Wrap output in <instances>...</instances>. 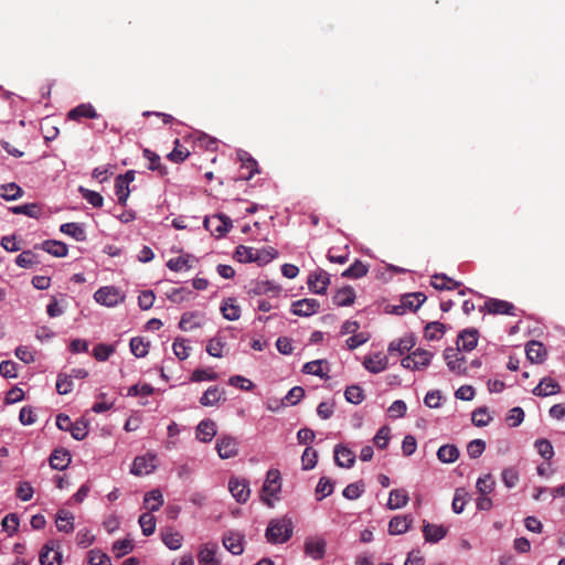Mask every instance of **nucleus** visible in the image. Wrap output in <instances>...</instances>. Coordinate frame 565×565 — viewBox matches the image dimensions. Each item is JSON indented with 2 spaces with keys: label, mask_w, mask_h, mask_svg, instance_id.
Masks as SVG:
<instances>
[{
  "label": "nucleus",
  "mask_w": 565,
  "mask_h": 565,
  "mask_svg": "<svg viewBox=\"0 0 565 565\" xmlns=\"http://www.w3.org/2000/svg\"><path fill=\"white\" fill-rule=\"evenodd\" d=\"M294 532L292 521L288 516L274 519L269 522L266 530V539L273 544H282L287 542Z\"/></svg>",
  "instance_id": "1"
},
{
  "label": "nucleus",
  "mask_w": 565,
  "mask_h": 565,
  "mask_svg": "<svg viewBox=\"0 0 565 565\" xmlns=\"http://www.w3.org/2000/svg\"><path fill=\"white\" fill-rule=\"evenodd\" d=\"M281 489V478L280 472L277 469H269L266 475V480L263 484L262 489V500L268 507H273V502L270 500L271 497H275Z\"/></svg>",
  "instance_id": "2"
},
{
  "label": "nucleus",
  "mask_w": 565,
  "mask_h": 565,
  "mask_svg": "<svg viewBox=\"0 0 565 565\" xmlns=\"http://www.w3.org/2000/svg\"><path fill=\"white\" fill-rule=\"evenodd\" d=\"M433 353L424 350L416 349L411 354L402 360V366L408 370H420L430 364Z\"/></svg>",
  "instance_id": "3"
},
{
  "label": "nucleus",
  "mask_w": 565,
  "mask_h": 565,
  "mask_svg": "<svg viewBox=\"0 0 565 565\" xmlns=\"http://www.w3.org/2000/svg\"><path fill=\"white\" fill-rule=\"evenodd\" d=\"M460 348H447L444 351V358L446 360L449 370L457 375L467 374V361L463 355L460 354Z\"/></svg>",
  "instance_id": "4"
},
{
  "label": "nucleus",
  "mask_w": 565,
  "mask_h": 565,
  "mask_svg": "<svg viewBox=\"0 0 565 565\" xmlns=\"http://www.w3.org/2000/svg\"><path fill=\"white\" fill-rule=\"evenodd\" d=\"M204 227L217 237L225 235L232 228V221L230 217L221 214L206 216L204 218Z\"/></svg>",
  "instance_id": "5"
},
{
  "label": "nucleus",
  "mask_w": 565,
  "mask_h": 565,
  "mask_svg": "<svg viewBox=\"0 0 565 565\" xmlns=\"http://www.w3.org/2000/svg\"><path fill=\"white\" fill-rule=\"evenodd\" d=\"M426 300L423 292H413L402 297L401 305L394 306L392 312L395 315H404L406 310L416 311Z\"/></svg>",
  "instance_id": "6"
},
{
  "label": "nucleus",
  "mask_w": 565,
  "mask_h": 565,
  "mask_svg": "<svg viewBox=\"0 0 565 565\" xmlns=\"http://www.w3.org/2000/svg\"><path fill=\"white\" fill-rule=\"evenodd\" d=\"M480 311L491 315L515 316V307L513 303L497 298L486 300L483 307H480Z\"/></svg>",
  "instance_id": "7"
},
{
  "label": "nucleus",
  "mask_w": 565,
  "mask_h": 565,
  "mask_svg": "<svg viewBox=\"0 0 565 565\" xmlns=\"http://www.w3.org/2000/svg\"><path fill=\"white\" fill-rule=\"evenodd\" d=\"M94 298L100 305L114 307L118 305L120 301H122L124 296H121L120 291L117 288L113 286H106L100 287L94 294Z\"/></svg>",
  "instance_id": "8"
},
{
  "label": "nucleus",
  "mask_w": 565,
  "mask_h": 565,
  "mask_svg": "<svg viewBox=\"0 0 565 565\" xmlns=\"http://www.w3.org/2000/svg\"><path fill=\"white\" fill-rule=\"evenodd\" d=\"M156 455L153 454H146L143 456H137L134 459L130 473L135 476H143L149 475L156 469Z\"/></svg>",
  "instance_id": "9"
},
{
  "label": "nucleus",
  "mask_w": 565,
  "mask_h": 565,
  "mask_svg": "<svg viewBox=\"0 0 565 565\" xmlns=\"http://www.w3.org/2000/svg\"><path fill=\"white\" fill-rule=\"evenodd\" d=\"M329 285L330 275L323 269H318L308 277L309 289L315 294L324 295Z\"/></svg>",
  "instance_id": "10"
},
{
  "label": "nucleus",
  "mask_w": 565,
  "mask_h": 565,
  "mask_svg": "<svg viewBox=\"0 0 565 565\" xmlns=\"http://www.w3.org/2000/svg\"><path fill=\"white\" fill-rule=\"evenodd\" d=\"M327 542L322 537L311 536L305 541V554L316 561L322 559L326 554Z\"/></svg>",
  "instance_id": "11"
},
{
  "label": "nucleus",
  "mask_w": 565,
  "mask_h": 565,
  "mask_svg": "<svg viewBox=\"0 0 565 565\" xmlns=\"http://www.w3.org/2000/svg\"><path fill=\"white\" fill-rule=\"evenodd\" d=\"M58 543L56 541H49L40 553L41 565H61L62 554L56 550Z\"/></svg>",
  "instance_id": "12"
},
{
  "label": "nucleus",
  "mask_w": 565,
  "mask_h": 565,
  "mask_svg": "<svg viewBox=\"0 0 565 565\" xmlns=\"http://www.w3.org/2000/svg\"><path fill=\"white\" fill-rule=\"evenodd\" d=\"M215 448L222 459L233 458L238 454V443L231 436L221 437L216 441Z\"/></svg>",
  "instance_id": "13"
},
{
  "label": "nucleus",
  "mask_w": 565,
  "mask_h": 565,
  "mask_svg": "<svg viewBox=\"0 0 565 565\" xmlns=\"http://www.w3.org/2000/svg\"><path fill=\"white\" fill-rule=\"evenodd\" d=\"M320 303L313 298L297 300L291 306V312L296 316L308 317L318 311Z\"/></svg>",
  "instance_id": "14"
},
{
  "label": "nucleus",
  "mask_w": 565,
  "mask_h": 565,
  "mask_svg": "<svg viewBox=\"0 0 565 565\" xmlns=\"http://www.w3.org/2000/svg\"><path fill=\"white\" fill-rule=\"evenodd\" d=\"M387 356L381 352L366 355L363 361L364 367L371 373L377 374L387 369Z\"/></svg>",
  "instance_id": "15"
},
{
  "label": "nucleus",
  "mask_w": 565,
  "mask_h": 565,
  "mask_svg": "<svg viewBox=\"0 0 565 565\" xmlns=\"http://www.w3.org/2000/svg\"><path fill=\"white\" fill-rule=\"evenodd\" d=\"M448 533V529L444 525L431 524L427 521L423 522V534L428 543H437Z\"/></svg>",
  "instance_id": "16"
},
{
  "label": "nucleus",
  "mask_w": 565,
  "mask_h": 565,
  "mask_svg": "<svg viewBox=\"0 0 565 565\" xmlns=\"http://www.w3.org/2000/svg\"><path fill=\"white\" fill-rule=\"evenodd\" d=\"M228 489L232 495L239 503H245L250 494L248 483L245 480H238L236 478H231L228 482Z\"/></svg>",
  "instance_id": "17"
},
{
  "label": "nucleus",
  "mask_w": 565,
  "mask_h": 565,
  "mask_svg": "<svg viewBox=\"0 0 565 565\" xmlns=\"http://www.w3.org/2000/svg\"><path fill=\"white\" fill-rule=\"evenodd\" d=\"M559 391L561 386L555 380L551 377H543L540 381V383L533 388L532 393L535 396L546 397L557 394Z\"/></svg>",
  "instance_id": "18"
},
{
  "label": "nucleus",
  "mask_w": 565,
  "mask_h": 565,
  "mask_svg": "<svg viewBox=\"0 0 565 565\" xmlns=\"http://www.w3.org/2000/svg\"><path fill=\"white\" fill-rule=\"evenodd\" d=\"M217 545L214 543H207L201 546L198 554L199 565H220V561L216 557Z\"/></svg>",
  "instance_id": "19"
},
{
  "label": "nucleus",
  "mask_w": 565,
  "mask_h": 565,
  "mask_svg": "<svg viewBox=\"0 0 565 565\" xmlns=\"http://www.w3.org/2000/svg\"><path fill=\"white\" fill-rule=\"evenodd\" d=\"M413 523L411 515H396L388 523V533L391 535H401L406 533Z\"/></svg>",
  "instance_id": "20"
},
{
  "label": "nucleus",
  "mask_w": 565,
  "mask_h": 565,
  "mask_svg": "<svg viewBox=\"0 0 565 565\" xmlns=\"http://www.w3.org/2000/svg\"><path fill=\"white\" fill-rule=\"evenodd\" d=\"M334 461L341 468H351L355 462V454L351 449L338 445L334 447Z\"/></svg>",
  "instance_id": "21"
},
{
  "label": "nucleus",
  "mask_w": 565,
  "mask_h": 565,
  "mask_svg": "<svg viewBox=\"0 0 565 565\" xmlns=\"http://www.w3.org/2000/svg\"><path fill=\"white\" fill-rule=\"evenodd\" d=\"M280 291H281V289L279 286H276L268 280H262V281L254 282L253 286L250 287L248 294L256 295V296L271 294L273 298L277 299Z\"/></svg>",
  "instance_id": "22"
},
{
  "label": "nucleus",
  "mask_w": 565,
  "mask_h": 565,
  "mask_svg": "<svg viewBox=\"0 0 565 565\" xmlns=\"http://www.w3.org/2000/svg\"><path fill=\"white\" fill-rule=\"evenodd\" d=\"M477 343H478V331L472 329V330H463L459 333L458 335V341H457V348H460V350H463V351H472L476 347H477Z\"/></svg>",
  "instance_id": "23"
},
{
  "label": "nucleus",
  "mask_w": 565,
  "mask_h": 565,
  "mask_svg": "<svg viewBox=\"0 0 565 565\" xmlns=\"http://www.w3.org/2000/svg\"><path fill=\"white\" fill-rule=\"evenodd\" d=\"M97 117L98 114L90 104H81L71 109L67 114V118L75 121H79L83 118L94 119Z\"/></svg>",
  "instance_id": "24"
},
{
  "label": "nucleus",
  "mask_w": 565,
  "mask_h": 565,
  "mask_svg": "<svg viewBox=\"0 0 565 565\" xmlns=\"http://www.w3.org/2000/svg\"><path fill=\"white\" fill-rule=\"evenodd\" d=\"M526 358L532 363H542L546 358V349L539 341H530L525 348Z\"/></svg>",
  "instance_id": "25"
},
{
  "label": "nucleus",
  "mask_w": 565,
  "mask_h": 565,
  "mask_svg": "<svg viewBox=\"0 0 565 565\" xmlns=\"http://www.w3.org/2000/svg\"><path fill=\"white\" fill-rule=\"evenodd\" d=\"M215 435V423L211 419L202 420L196 427V437L202 443H210Z\"/></svg>",
  "instance_id": "26"
},
{
  "label": "nucleus",
  "mask_w": 565,
  "mask_h": 565,
  "mask_svg": "<svg viewBox=\"0 0 565 565\" xmlns=\"http://www.w3.org/2000/svg\"><path fill=\"white\" fill-rule=\"evenodd\" d=\"M55 523L60 532L71 533L74 531V515L67 510H58Z\"/></svg>",
  "instance_id": "27"
},
{
  "label": "nucleus",
  "mask_w": 565,
  "mask_h": 565,
  "mask_svg": "<svg viewBox=\"0 0 565 565\" xmlns=\"http://www.w3.org/2000/svg\"><path fill=\"white\" fill-rule=\"evenodd\" d=\"M71 462V454L66 449H55L50 456V466L56 470H64Z\"/></svg>",
  "instance_id": "28"
},
{
  "label": "nucleus",
  "mask_w": 565,
  "mask_h": 565,
  "mask_svg": "<svg viewBox=\"0 0 565 565\" xmlns=\"http://www.w3.org/2000/svg\"><path fill=\"white\" fill-rule=\"evenodd\" d=\"M223 544L227 551H230L234 555H239L243 553V537L238 533L230 532L224 535Z\"/></svg>",
  "instance_id": "29"
},
{
  "label": "nucleus",
  "mask_w": 565,
  "mask_h": 565,
  "mask_svg": "<svg viewBox=\"0 0 565 565\" xmlns=\"http://www.w3.org/2000/svg\"><path fill=\"white\" fill-rule=\"evenodd\" d=\"M221 312L226 320L236 321L241 317V307L235 298H227L221 305Z\"/></svg>",
  "instance_id": "30"
},
{
  "label": "nucleus",
  "mask_w": 565,
  "mask_h": 565,
  "mask_svg": "<svg viewBox=\"0 0 565 565\" xmlns=\"http://www.w3.org/2000/svg\"><path fill=\"white\" fill-rule=\"evenodd\" d=\"M145 508L151 513L159 511L163 505V495L159 489L151 490L145 494Z\"/></svg>",
  "instance_id": "31"
},
{
  "label": "nucleus",
  "mask_w": 565,
  "mask_h": 565,
  "mask_svg": "<svg viewBox=\"0 0 565 565\" xmlns=\"http://www.w3.org/2000/svg\"><path fill=\"white\" fill-rule=\"evenodd\" d=\"M225 392L218 386H210L201 396L200 404L202 406H214L221 399H224Z\"/></svg>",
  "instance_id": "32"
},
{
  "label": "nucleus",
  "mask_w": 565,
  "mask_h": 565,
  "mask_svg": "<svg viewBox=\"0 0 565 565\" xmlns=\"http://www.w3.org/2000/svg\"><path fill=\"white\" fill-rule=\"evenodd\" d=\"M143 157L149 161L148 169L158 172L160 177L168 174V168L161 163V158L150 149H143Z\"/></svg>",
  "instance_id": "33"
},
{
  "label": "nucleus",
  "mask_w": 565,
  "mask_h": 565,
  "mask_svg": "<svg viewBox=\"0 0 565 565\" xmlns=\"http://www.w3.org/2000/svg\"><path fill=\"white\" fill-rule=\"evenodd\" d=\"M355 300V291L351 286L339 289L333 296V302L338 307L351 306Z\"/></svg>",
  "instance_id": "34"
},
{
  "label": "nucleus",
  "mask_w": 565,
  "mask_h": 565,
  "mask_svg": "<svg viewBox=\"0 0 565 565\" xmlns=\"http://www.w3.org/2000/svg\"><path fill=\"white\" fill-rule=\"evenodd\" d=\"M461 284L446 276L445 274H436L431 276V286L437 290H454Z\"/></svg>",
  "instance_id": "35"
},
{
  "label": "nucleus",
  "mask_w": 565,
  "mask_h": 565,
  "mask_svg": "<svg viewBox=\"0 0 565 565\" xmlns=\"http://www.w3.org/2000/svg\"><path fill=\"white\" fill-rule=\"evenodd\" d=\"M234 256L241 263L259 262L263 259L259 255V250L244 245L236 247Z\"/></svg>",
  "instance_id": "36"
},
{
  "label": "nucleus",
  "mask_w": 565,
  "mask_h": 565,
  "mask_svg": "<svg viewBox=\"0 0 565 565\" xmlns=\"http://www.w3.org/2000/svg\"><path fill=\"white\" fill-rule=\"evenodd\" d=\"M408 494L404 489H394L390 492L387 507L391 510L401 509L408 503Z\"/></svg>",
  "instance_id": "37"
},
{
  "label": "nucleus",
  "mask_w": 565,
  "mask_h": 565,
  "mask_svg": "<svg viewBox=\"0 0 565 565\" xmlns=\"http://www.w3.org/2000/svg\"><path fill=\"white\" fill-rule=\"evenodd\" d=\"M202 327L201 315L198 312H185L182 315L179 328L182 331H191Z\"/></svg>",
  "instance_id": "38"
},
{
  "label": "nucleus",
  "mask_w": 565,
  "mask_h": 565,
  "mask_svg": "<svg viewBox=\"0 0 565 565\" xmlns=\"http://www.w3.org/2000/svg\"><path fill=\"white\" fill-rule=\"evenodd\" d=\"M415 345V339L412 335L404 337L397 341H392L388 345V352L392 354L397 352L403 355L405 352H409Z\"/></svg>",
  "instance_id": "39"
},
{
  "label": "nucleus",
  "mask_w": 565,
  "mask_h": 565,
  "mask_svg": "<svg viewBox=\"0 0 565 565\" xmlns=\"http://www.w3.org/2000/svg\"><path fill=\"white\" fill-rule=\"evenodd\" d=\"M42 249L55 257H65L67 255V245L60 241H45L41 245Z\"/></svg>",
  "instance_id": "40"
},
{
  "label": "nucleus",
  "mask_w": 565,
  "mask_h": 565,
  "mask_svg": "<svg viewBox=\"0 0 565 565\" xmlns=\"http://www.w3.org/2000/svg\"><path fill=\"white\" fill-rule=\"evenodd\" d=\"M60 231L63 234L72 236L77 242L86 241V233H85L83 226L78 223H64L61 225Z\"/></svg>",
  "instance_id": "41"
},
{
  "label": "nucleus",
  "mask_w": 565,
  "mask_h": 565,
  "mask_svg": "<svg viewBox=\"0 0 565 565\" xmlns=\"http://www.w3.org/2000/svg\"><path fill=\"white\" fill-rule=\"evenodd\" d=\"M459 457V450L455 445H444L437 451V458L444 463L455 462Z\"/></svg>",
  "instance_id": "42"
},
{
  "label": "nucleus",
  "mask_w": 565,
  "mask_h": 565,
  "mask_svg": "<svg viewBox=\"0 0 565 565\" xmlns=\"http://www.w3.org/2000/svg\"><path fill=\"white\" fill-rule=\"evenodd\" d=\"M369 267L361 260L355 259V262L342 273V277L358 279L364 277Z\"/></svg>",
  "instance_id": "43"
},
{
  "label": "nucleus",
  "mask_w": 565,
  "mask_h": 565,
  "mask_svg": "<svg viewBox=\"0 0 565 565\" xmlns=\"http://www.w3.org/2000/svg\"><path fill=\"white\" fill-rule=\"evenodd\" d=\"M334 490V482L327 477L320 478L317 487H316V499L318 501L323 500L324 498L332 494Z\"/></svg>",
  "instance_id": "44"
},
{
  "label": "nucleus",
  "mask_w": 565,
  "mask_h": 565,
  "mask_svg": "<svg viewBox=\"0 0 565 565\" xmlns=\"http://www.w3.org/2000/svg\"><path fill=\"white\" fill-rule=\"evenodd\" d=\"M23 195V190L15 183H7L0 186V196L7 201L18 200Z\"/></svg>",
  "instance_id": "45"
},
{
  "label": "nucleus",
  "mask_w": 565,
  "mask_h": 565,
  "mask_svg": "<svg viewBox=\"0 0 565 565\" xmlns=\"http://www.w3.org/2000/svg\"><path fill=\"white\" fill-rule=\"evenodd\" d=\"M10 211L14 214H23L34 218H38L41 215V207L36 203L12 206L10 207Z\"/></svg>",
  "instance_id": "46"
},
{
  "label": "nucleus",
  "mask_w": 565,
  "mask_h": 565,
  "mask_svg": "<svg viewBox=\"0 0 565 565\" xmlns=\"http://www.w3.org/2000/svg\"><path fill=\"white\" fill-rule=\"evenodd\" d=\"M130 351L136 358H143L149 352V342H145L142 338L135 337L130 340Z\"/></svg>",
  "instance_id": "47"
},
{
  "label": "nucleus",
  "mask_w": 565,
  "mask_h": 565,
  "mask_svg": "<svg viewBox=\"0 0 565 565\" xmlns=\"http://www.w3.org/2000/svg\"><path fill=\"white\" fill-rule=\"evenodd\" d=\"M445 324L438 321L429 322L425 327V338L429 341L439 340L445 333Z\"/></svg>",
  "instance_id": "48"
},
{
  "label": "nucleus",
  "mask_w": 565,
  "mask_h": 565,
  "mask_svg": "<svg viewBox=\"0 0 565 565\" xmlns=\"http://www.w3.org/2000/svg\"><path fill=\"white\" fill-rule=\"evenodd\" d=\"M226 342L222 338H212L206 344V352L213 358H223Z\"/></svg>",
  "instance_id": "49"
},
{
  "label": "nucleus",
  "mask_w": 565,
  "mask_h": 565,
  "mask_svg": "<svg viewBox=\"0 0 565 565\" xmlns=\"http://www.w3.org/2000/svg\"><path fill=\"white\" fill-rule=\"evenodd\" d=\"M139 524L143 535L149 536L154 533L156 518L150 512L142 513L139 516Z\"/></svg>",
  "instance_id": "50"
},
{
  "label": "nucleus",
  "mask_w": 565,
  "mask_h": 565,
  "mask_svg": "<svg viewBox=\"0 0 565 565\" xmlns=\"http://www.w3.org/2000/svg\"><path fill=\"white\" fill-rule=\"evenodd\" d=\"M190 156V151L180 145V140H174L173 150L167 156L168 159L175 163L183 162Z\"/></svg>",
  "instance_id": "51"
},
{
  "label": "nucleus",
  "mask_w": 565,
  "mask_h": 565,
  "mask_svg": "<svg viewBox=\"0 0 565 565\" xmlns=\"http://www.w3.org/2000/svg\"><path fill=\"white\" fill-rule=\"evenodd\" d=\"M468 492L463 488H458L455 491L454 500H452V510L455 513L459 514L463 511L465 504L468 500Z\"/></svg>",
  "instance_id": "52"
},
{
  "label": "nucleus",
  "mask_w": 565,
  "mask_h": 565,
  "mask_svg": "<svg viewBox=\"0 0 565 565\" xmlns=\"http://www.w3.org/2000/svg\"><path fill=\"white\" fill-rule=\"evenodd\" d=\"M318 461V452L311 448L307 447L301 456V466L302 470H311L316 467Z\"/></svg>",
  "instance_id": "53"
},
{
  "label": "nucleus",
  "mask_w": 565,
  "mask_h": 565,
  "mask_svg": "<svg viewBox=\"0 0 565 565\" xmlns=\"http://www.w3.org/2000/svg\"><path fill=\"white\" fill-rule=\"evenodd\" d=\"M70 433L76 440H83L88 434V423L85 419H79L73 423Z\"/></svg>",
  "instance_id": "54"
},
{
  "label": "nucleus",
  "mask_w": 565,
  "mask_h": 565,
  "mask_svg": "<svg viewBox=\"0 0 565 565\" xmlns=\"http://www.w3.org/2000/svg\"><path fill=\"white\" fill-rule=\"evenodd\" d=\"M345 399L351 404H360L364 399L363 390L359 385H350L344 392Z\"/></svg>",
  "instance_id": "55"
},
{
  "label": "nucleus",
  "mask_w": 565,
  "mask_h": 565,
  "mask_svg": "<svg viewBox=\"0 0 565 565\" xmlns=\"http://www.w3.org/2000/svg\"><path fill=\"white\" fill-rule=\"evenodd\" d=\"M162 541L170 550H179L182 545L183 536L179 532H163Z\"/></svg>",
  "instance_id": "56"
},
{
  "label": "nucleus",
  "mask_w": 565,
  "mask_h": 565,
  "mask_svg": "<svg viewBox=\"0 0 565 565\" xmlns=\"http://www.w3.org/2000/svg\"><path fill=\"white\" fill-rule=\"evenodd\" d=\"M364 492V483L363 481L353 482L348 484L342 494L348 500H355L361 497V494Z\"/></svg>",
  "instance_id": "57"
},
{
  "label": "nucleus",
  "mask_w": 565,
  "mask_h": 565,
  "mask_svg": "<svg viewBox=\"0 0 565 565\" xmlns=\"http://www.w3.org/2000/svg\"><path fill=\"white\" fill-rule=\"evenodd\" d=\"M82 196L94 207H102L104 203L103 196L93 190H88L86 188L79 186L78 189Z\"/></svg>",
  "instance_id": "58"
},
{
  "label": "nucleus",
  "mask_w": 565,
  "mask_h": 565,
  "mask_svg": "<svg viewBox=\"0 0 565 565\" xmlns=\"http://www.w3.org/2000/svg\"><path fill=\"white\" fill-rule=\"evenodd\" d=\"M494 486H495V481L490 473L486 475L483 477H480L477 480V484H476L477 490L479 491L480 494L491 493L494 489Z\"/></svg>",
  "instance_id": "59"
},
{
  "label": "nucleus",
  "mask_w": 565,
  "mask_h": 565,
  "mask_svg": "<svg viewBox=\"0 0 565 565\" xmlns=\"http://www.w3.org/2000/svg\"><path fill=\"white\" fill-rule=\"evenodd\" d=\"M115 352V347L99 343L93 350V355L97 361L104 362Z\"/></svg>",
  "instance_id": "60"
},
{
  "label": "nucleus",
  "mask_w": 565,
  "mask_h": 565,
  "mask_svg": "<svg viewBox=\"0 0 565 565\" xmlns=\"http://www.w3.org/2000/svg\"><path fill=\"white\" fill-rule=\"evenodd\" d=\"M323 363H327V362L323 360H316V361L307 362L302 367V372L306 374L316 375V376H319L322 379L327 377V375L324 374V372L322 370Z\"/></svg>",
  "instance_id": "61"
},
{
  "label": "nucleus",
  "mask_w": 565,
  "mask_h": 565,
  "mask_svg": "<svg viewBox=\"0 0 565 565\" xmlns=\"http://www.w3.org/2000/svg\"><path fill=\"white\" fill-rule=\"evenodd\" d=\"M134 548V544L131 540L125 539V540H118L113 544V552L115 553L116 557H122L126 554L130 553Z\"/></svg>",
  "instance_id": "62"
},
{
  "label": "nucleus",
  "mask_w": 565,
  "mask_h": 565,
  "mask_svg": "<svg viewBox=\"0 0 565 565\" xmlns=\"http://www.w3.org/2000/svg\"><path fill=\"white\" fill-rule=\"evenodd\" d=\"M88 563L89 565H113L110 557L99 550L88 552Z\"/></svg>",
  "instance_id": "63"
},
{
  "label": "nucleus",
  "mask_w": 565,
  "mask_h": 565,
  "mask_svg": "<svg viewBox=\"0 0 565 565\" xmlns=\"http://www.w3.org/2000/svg\"><path fill=\"white\" fill-rule=\"evenodd\" d=\"M15 264L22 268H30L38 264L36 256L31 250H24L15 258Z\"/></svg>",
  "instance_id": "64"
}]
</instances>
